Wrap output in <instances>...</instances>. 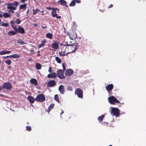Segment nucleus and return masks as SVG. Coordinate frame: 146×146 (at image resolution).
<instances>
[{
  "label": "nucleus",
  "mask_w": 146,
  "mask_h": 146,
  "mask_svg": "<svg viewBox=\"0 0 146 146\" xmlns=\"http://www.w3.org/2000/svg\"><path fill=\"white\" fill-rule=\"evenodd\" d=\"M61 46L62 47V52L63 53L66 52L67 53H72L75 52L78 47V46L76 44L67 45L66 46L61 44Z\"/></svg>",
  "instance_id": "nucleus-1"
},
{
  "label": "nucleus",
  "mask_w": 146,
  "mask_h": 146,
  "mask_svg": "<svg viewBox=\"0 0 146 146\" xmlns=\"http://www.w3.org/2000/svg\"><path fill=\"white\" fill-rule=\"evenodd\" d=\"M19 3L18 2L15 1L13 3H9L7 4V9L11 10H15L17 8V7Z\"/></svg>",
  "instance_id": "nucleus-2"
},
{
  "label": "nucleus",
  "mask_w": 146,
  "mask_h": 146,
  "mask_svg": "<svg viewBox=\"0 0 146 146\" xmlns=\"http://www.w3.org/2000/svg\"><path fill=\"white\" fill-rule=\"evenodd\" d=\"M120 111L117 108H112L111 110V113L116 117L119 116Z\"/></svg>",
  "instance_id": "nucleus-3"
},
{
  "label": "nucleus",
  "mask_w": 146,
  "mask_h": 146,
  "mask_svg": "<svg viewBox=\"0 0 146 146\" xmlns=\"http://www.w3.org/2000/svg\"><path fill=\"white\" fill-rule=\"evenodd\" d=\"M45 97L43 94H40L38 95L35 99L36 101L42 102L45 100Z\"/></svg>",
  "instance_id": "nucleus-4"
},
{
  "label": "nucleus",
  "mask_w": 146,
  "mask_h": 146,
  "mask_svg": "<svg viewBox=\"0 0 146 146\" xmlns=\"http://www.w3.org/2000/svg\"><path fill=\"white\" fill-rule=\"evenodd\" d=\"M109 102L111 104H114L115 102L119 103V101L117 100L114 96H111L108 98Z\"/></svg>",
  "instance_id": "nucleus-5"
},
{
  "label": "nucleus",
  "mask_w": 146,
  "mask_h": 146,
  "mask_svg": "<svg viewBox=\"0 0 146 146\" xmlns=\"http://www.w3.org/2000/svg\"><path fill=\"white\" fill-rule=\"evenodd\" d=\"M64 71L61 69L58 70L57 71V74L58 77L60 79L64 78L65 77L64 75Z\"/></svg>",
  "instance_id": "nucleus-6"
},
{
  "label": "nucleus",
  "mask_w": 146,
  "mask_h": 146,
  "mask_svg": "<svg viewBox=\"0 0 146 146\" xmlns=\"http://www.w3.org/2000/svg\"><path fill=\"white\" fill-rule=\"evenodd\" d=\"M3 88L8 90H11L12 88V87L10 83L5 82L3 84Z\"/></svg>",
  "instance_id": "nucleus-7"
},
{
  "label": "nucleus",
  "mask_w": 146,
  "mask_h": 146,
  "mask_svg": "<svg viewBox=\"0 0 146 146\" xmlns=\"http://www.w3.org/2000/svg\"><path fill=\"white\" fill-rule=\"evenodd\" d=\"M75 94H77L78 97L81 98H82V92L81 89H77L75 91Z\"/></svg>",
  "instance_id": "nucleus-8"
},
{
  "label": "nucleus",
  "mask_w": 146,
  "mask_h": 146,
  "mask_svg": "<svg viewBox=\"0 0 146 146\" xmlns=\"http://www.w3.org/2000/svg\"><path fill=\"white\" fill-rule=\"evenodd\" d=\"M57 75L55 72H53L52 73L49 74L47 76L48 78H54L57 77Z\"/></svg>",
  "instance_id": "nucleus-9"
},
{
  "label": "nucleus",
  "mask_w": 146,
  "mask_h": 146,
  "mask_svg": "<svg viewBox=\"0 0 146 146\" xmlns=\"http://www.w3.org/2000/svg\"><path fill=\"white\" fill-rule=\"evenodd\" d=\"M73 73V71L71 69H68L66 70L65 74L66 76H70L72 75Z\"/></svg>",
  "instance_id": "nucleus-10"
},
{
  "label": "nucleus",
  "mask_w": 146,
  "mask_h": 146,
  "mask_svg": "<svg viewBox=\"0 0 146 146\" xmlns=\"http://www.w3.org/2000/svg\"><path fill=\"white\" fill-rule=\"evenodd\" d=\"M55 84V82L54 80H51L49 81L47 84L48 87H51L54 86Z\"/></svg>",
  "instance_id": "nucleus-11"
},
{
  "label": "nucleus",
  "mask_w": 146,
  "mask_h": 146,
  "mask_svg": "<svg viewBox=\"0 0 146 146\" xmlns=\"http://www.w3.org/2000/svg\"><path fill=\"white\" fill-rule=\"evenodd\" d=\"M58 90L60 92L61 94H63L64 92V86L62 85H61L59 87Z\"/></svg>",
  "instance_id": "nucleus-12"
},
{
  "label": "nucleus",
  "mask_w": 146,
  "mask_h": 146,
  "mask_svg": "<svg viewBox=\"0 0 146 146\" xmlns=\"http://www.w3.org/2000/svg\"><path fill=\"white\" fill-rule=\"evenodd\" d=\"M30 82L35 86H37L38 84L37 81L36 79L35 78H31L30 80Z\"/></svg>",
  "instance_id": "nucleus-13"
},
{
  "label": "nucleus",
  "mask_w": 146,
  "mask_h": 146,
  "mask_svg": "<svg viewBox=\"0 0 146 146\" xmlns=\"http://www.w3.org/2000/svg\"><path fill=\"white\" fill-rule=\"evenodd\" d=\"M58 46V44L56 42L53 43L51 45V47L55 50L57 49Z\"/></svg>",
  "instance_id": "nucleus-14"
},
{
  "label": "nucleus",
  "mask_w": 146,
  "mask_h": 146,
  "mask_svg": "<svg viewBox=\"0 0 146 146\" xmlns=\"http://www.w3.org/2000/svg\"><path fill=\"white\" fill-rule=\"evenodd\" d=\"M113 88V85L112 84H108L106 87V89L108 91L111 90Z\"/></svg>",
  "instance_id": "nucleus-15"
},
{
  "label": "nucleus",
  "mask_w": 146,
  "mask_h": 146,
  "mask_svg": "<svg viewBox=\"0 0 146 146\" xmlns=\"http://www.w3.org/2000/svg\"><path fill=\"white\" fill-rule=\"evenodd\" d=\"M46 42V40L44 39L42 40L41 42V44L38 45V48H39L43 47L44 46Z\"/></svg>",
  "instance_id": "nucleus-16"
},
{
  "label": "nucleus",
  "mask_w": 146,
  "mask_h": 146,
  "mask_svg": "<svg viewBox=\"0 0 146 146\" xmlns=\"http://www.w3.org/2000/svg\"><path fill=\"white\" fill-rule=\"evenodd\" d=\"M58 2L60 3V4L62 5H64L66 7H68L66 4V1L64 0H60L58 1Z\"/></svg>",
  "instance_id": "nucleus-17"
},
{
  "label": "nucleus",
  "mask_w": 146,
  "mask_h": 146,
  "mask_svg": "<svg viewBox=\"0 0 146 146\" xmlns=\"http://www.w3.org/2000/svg\"><path fill=\"white\" fill-rule=\"evenodd\" d=\"M27 98L29 102L31 103H33L35 100V99L33 97L31 96H29Z\"/></svg>",
  "instance_id": "nucleus-18"
},
{
  "label": "nucleus",
  "mask_w": 146,
  "mask_h": 146,
  "mask_svg": "<svg viewBox=\"0 0 146 146\" xmlns=\"http://www.w3.org/2000/svg\"><path fill=\"white\" fill-rule=\"evenodd\" d=\"M18 31L21 33H24L25 31L23 28L19 26L18 27Z\"/></svg>",
  "instance_id": "nucleus-19"
},
{
  "label": "nucleus",
  "mask_w": 146,
  "mask_h": 146,
  "mask_svg": "<svg viewBox=\"0 0 146 146\" xmlns=\"http://www.w3.org/2000/svg\"><path fill=\"white\" fill-rule=\"evenodd\" d=\"M11 52V51L6 50H2L0 51V55H3L6 54H9Z\"/></svg>",
  "instance_id": "nucleus-20"
},
{
  "label": "nucleus",
  "mask_w": 146,
  "mask_h": 146,
  "mask_svg": "<svg viewBox=\"0 0 146 146\" xmlns=\"http://www.w3.org/2000/svg\"><path fill=\"white\" fill-rule=\"evenodd\" d=\"M55 9H53V10L51 12V14L52 17H55L57 15L56 11L55 10Z\"/></svg>",
  "instance_id": "nucleus-21"
},
{
  "label": "nucleus",
  "mask_w": 146,
  "mask_h": 146,
  "mask_svg": "<svg viewBox=\"0 0 146 146\" xmlns=\"http://www.w3.org/2000/svg\"><path fill=\"white\" fill-rule=\"evenodd\" d=\"M16 32L14 31H10L8 32L7 35H15L16 34Z\"/></svg>",
  "instance_id": "nucleus-22"
},
{
  "label": "nucleus",
  "mask_w": 146,
  "mask_h": 146,
  "mask_svg": "<svg viewBox=\"0 0 146 146\" xmlns=\"http://www.w3.org/2000/svg\"><path fill=\"white\" fill-rule=\"evenodd\" d=\"M27 6V5L26 4L21 5L19 6V8L20 9H26Z\"/></svg>",
  "instance_id": "nucleus-23"
},
{
  "label": "nucleus",
  "mask_w": 146,
  "mask_h": 146,
  "mask_svg": "<svg viewBox=\"0 0 146 146\" xmlns=\"http://www.w3.org/2000/svg\"><path fill=\"white\" fill-rule=\"evenodd\" d=\"M20 57V55L19 54H14L10 55V58H18Z\"/></svg>",
  "instance_id": "nucleus-24"
},
{
  "label": "nucleus",
  "mask_w": 146,
  "mask_h": 146,
  "mask_svg": "<svg viewBox=\"0 0 146 146\" xmlns=\"http://www.w3.org/2000/svg\"><path fill=\"white\" fill-rule=\"evenodd\" d=\"M17 43L20 45H23L26 44L21 39H19L18 40Z\"/></svg>",
  "instance_id": "nucleus-25"
},
{
  "label": "nucleus",
  "mask_w": 146,
  "mask_h": 146,
  "mask_svg": "<svg viewBox=\"0 0 146 146\" xmlns=\"http://www.w3.org/2000/svg\"><path fill=\"white\" fill-rule=\"evenodd\" d=\"M3 16L4 17L7 18L10 17H11V15L9 13H5L3 14Z\"/></svg>",
  "instance_id": "nucleus-26"
},
{
  "label": "nucleus",
  "mask_w": 146,
  "mask_h": 146,
  "mask_svg": "<svg viewBox=\"0 0 146 146\" xmlns=\"http://www.w3.org/2000/svg\"><path fill=\"white\" fill-rule=\"evenodd\" d=\"M46 36L47 38L49 39H51L52 38V35L51 33H47L46 34Z\"/></svg>",
  "instance_id": "nucleus-27"
},
{
  "label": "nucleus",
  "mask_w": 146,
  "mask_h": 146,
  "mask_svg": "<svg viewBox=\"0 0 146 146\" xmlns=\"http://www.w3.org/2000/svg\"><path fill=\"white\" fill-rule=\"evenodd\" d=\"M36 68L37 70H40L41 68V65L39 63H37L36 64Z\"/></svg>",
  "instance_id": "nucleus-28"
},
{
  "label": "nucleus",
  "mask_w": 146,
  "mask_h": 146,
  "mask_svg": "<svg viewBox=\"0 0 146 146\" xmlns=\"http://www.w3.org/2000/svg\"><path fill=\"white\" fill-rule=\"evenodd\" d=\"M104 115H102L101 116H100L98 118V120L100 122H101L102 121L103 118L104 117Z\"/></svg>",
  "instance_id": "nucleus-29"
},
{
  "label": "nucleus",
  "mask_w": 146,
  "mask_h": 146,
  "mask_svg": "<svg viewBox=\"0 0 146 146\" xmlns=\"http://www.w3.org/2000/svg\"><path fill=\"white\" fill-rule=\"evenodd\" d=\"M54 104H52L50 105L48 108V110L49 112L50 111L51 109L54 107Z\"/></svg>",
  "instance_id": "nucleus-30"
},
{
  "label": "nucleus",
  "mask_w": 146,
  "mask_h": 146,
  "mask_svg": "<svg viewBox=\"0 0 146 146\" xmlns=\"http://www.w3.org/2000/svg\"><path fill=\"white\" fill-rule=\"evenodd\" d=\"M74 36H72L71 35H69V37L70 38L71 40H73L74 38H76L77 37V36L76 34L74 33H73Z\"/></svg>",
  "instance_id": "nucleus-31"
},
{
  "label": "nucleus",
  "mask_w": 146,
  "mask_h": 146,
  "mask_svg": "<svg viewBox=\"0 0 146 146\" xmlns=\"http://www.w3.org/2000/svg\"><path fill=\"white\" fill-rule=\"evenodd\" d=\"M1 26L5 27H7L9 26V24L7 23H1Z\"/></svg>",
  "instance_id": "nucleus-32"
},
{
  "label": "nucleus",
  "mask_w": 146,
  "mask_h": 146,
  "mask_svg": "<svg viewBox=\"0 0 146 146\" xmlns=\"http://www.w3.org/2000/svg\"><path fill=\"white\" fill-rule=\"evenodd\" d=\"M5 63L8 65H10L11 63V60L10 59H8L7 60L5 61Z\"/></svg>",
  "instance_id": "nucleus-33"
},
{
  "label": "nucleus",
  "mask_w": 146,
  "mask_h": 146,
  "mask_svg": "<svg viewBox=\"0 0 146 146\" xmlns=\"http://www.w3.org/2000/svg\"><path fill=\"white\" fill-rule=\"evenodd\" d=\"M55 60L57 62L59 63H60L61 62V59L58 57L56 56L55 57Z\"/></svg>",
  "instance_id": "nucleus-34"
},
{
  "label": "nucleus",
  "mask_w": 146,
  "mask_h": 146,
  "mask_svg": "<svg viewBox=\"0 0 146 146\" xmlns=\"http://www.w3.org/2000/svg\"><path fill=\"white\" fill-rule=\"evenodd\" d=\"M33 11H34L33 13V14L35 15L40 10L37 8H36L35 9H33Z\"/></svg>",
  "instance_id": "nucleus-35"
},
{
  "label": "nucleus",
  "mask_w": 146,
  "mask_h": 146,
  "mask_svg": "<svg viewBox=\"0 0 146 146\" xmlns=\"http://www.w3.org/2000/svg\"><path fill=\"white\" fill-rule=\"evenodd\" d=\"M76 5L75 1L74 0L72 1L69 4L70 6H74Z\"/></svg>",
  "instance_id": "nucleus-36"
},
{
  "label": "nucleus",
  "mask_w": 146,
  "mask_h": 146,
  "mask_svg": "<svg viewBox=\"0 0 146 146\" xmlns=\"http://www.w3.org/2000/svg\"><path fill=\"white\" fill-rule=\"evenodd\" d=\"M54 99L55 100L57 101L58 102H59V100L58 98V95L56 94L54 96Z\"/></svg>",
  "instance_id": "nucleus-37"
},
{
  "label": "nucleus",
  "mask_w": 146,
  "mask_h": 146,
  "mask_svg": "<svg viewBox=\"0 0 146 146\" xmlns=\"http://www.w3.org/2000/svg\"><path fill=\"white\" fill-rule=\"evenodd\" d=\"M15 21V23L17 24H20L21 22V20L19 19H16Z\"/></svg>",
  "instance_id": "nucleus-38"
},
{
  "label": "nucleus",
  "mask_w": 146,
  "mask_h": 146,
  "mask_svg": "<svg viewBox=\"0 0 146 146\" xmlns=\"http://www.w3.org/2000/svg\"><path fill=\"white\" fill-rule=\"evenodd\" d=\"M12 27L15 30V31H17V28L15 26H14V25H11Z\"/></svg>",
  "instance_id": "nucleus-39"
},
{
  "label": "nucleus",
  "mask_w": 146,
  "mask_h": 146,
  "mask_svg": "<svg viewBox=\"0 0 146 146\" xmlns=\"http://www.w3.org/2000/svg\"><path fill=\"white\" fill-rule=\"evenodd\" d=\"M26 129L27 130L29 131H30L31 129V127L29 126H27L26 127Z\"/></svg>",
  "instance_id": "nucleus-40"
},
{
  "label": "nucleus",
  "mask_w": 146,
  "mask_h": 146,
  "mask_svg": "<svg viewBox=\"0 0 146 146\" xmlns=\"http://www.w3.org/2000/svg\"><path fill=\"white\" fill-rule=\"evenodd\" d=\"M67 89L68 90L71 91L72 90V87L70 86H68L67 88Z\"/></svg>",
  "instance_id": "nucleus-41"
},
{
  "label": "nucleus",
  "mask_w": 146,
  "mask_h": 146,
  "mask_svg": "<svg viewBox=\"0 0 146 146\" xmlns=\"http://www.w3.org/2000/svg\"><path fill=\"white\" fill-rule=\"evenodd\" d=\"M62 66V67H63V71H64L65 70V64L64 63H63Z\"/></svg>",
  "instance_id": "nucleus-42"
},
{
  "label": "nucleus",
  "mask_w": 146,
  "mask_h": 146,
  "mask_svg": "<svg viewBox=\"0 0 146 146\" xmlns=\"http://www.w3.org/2000/svg\"><path fill=\"white\" fill-rule=\"evenodd\" d=\"M52 70L51 67H50L49 68V69L48 70V72L49 73H51L52 72Z\"/></svg>",
  "instance_id": "nucleus-43"
},
{
  "label": "nucleus",
  "mask_w": 146,
  "mask_h": 146,
  "mask_svg": "<svg viewBox=\"0 0 146 146\" xmlns=\"http://www.w3.org/2000/svg\"><path fill=\"white\" fill-rule=\"evenodd\" d=\"M15 21H11L10 22V23L11 24V25H13L15 24Z\"/></svg>",
  "instance_id": "nucleus-44"
},
{
  "label": "nucleus",
  "mask_w": 146,
  "mask_h": 146,
  "mask_svg": "<svg viewBox=\"0 0 146 146\" xmlns=\"http://www.w3.org/2000/svg\"><path fill=\"white\" fill-rule=\"evenodd\" d=\"M75 1V2H76L77 3H80L81 1L79 0H74Z\"/></svg>",
  "instance_id": "nucleus-45"
},
{
  "label": "nucleus",
  "mask_w": 146,
  "mask_h": 146,
  "mask_svg": "<svg viewBox=\"0 0 146 146\" xmlns=\"http://www.w3.org/2000/svg\"><path fill=\"white\" fill-rule=\"evenodd\" d=\"M28 0H21V2L22 3H24L25 2Z\"/></svg>",
  "instance_id": "nucleus-46"
},
{
  "label": "nucleus",
  "mask_w": 146,
  "mask_h": 146,
  "mask_svg": "<svg viewBox=\"0 0 146 146\" xmlns=\"http://www.w3.org/2000/svg\"><path fill=\"white\" fill-rule=\"evenodd\" d=\"M56 17V18L57 19H60L61 18V17L60 16H57V15L56 16V17Z\"/></svg>",
  "instance_id": "nucleus-47"
},
{
  "label": "nucleus",
  "mask_w": 146,
  "mask_h": 146,
  "mask_svg": "<svg viewBox=\"0 0 146 146\" xmlns=\"http://www.w3.org/2000/svg\"><path fill=\"white\" fill-rule=\"evenodd\" d=\"M37 56H39L40 55V51H38V52H37Z\"/></svg>",
  "instance_id": "nucleus-48"
},
{
  "label": "nucleus",
  "mask_w": 146,
  "mask_h": 146,
  "mask_svg": "<svg viewBox=\"0 0 146 146\" xmlns=\"http://www.w3.org/2000/svg\"><path fill=\"white\" fill-rule=\"evenodd\" d=\"M3 58H10V55L9 56H3Z\"/></svg>",
  "instance_id": "nucleus-49"
},
{
  "label": "nucleus",
  "mask_w": 146,
  "mask_h": 146,
  "mask_svg": "<svg viewBox=\"0 0 146 146\" xmlns=\"http://www.w3.org/2000/svg\"><path fill=\"white\" fill-rule=\"evenodd\" d=\"M30 52H31V53L32 54V53H34V51L33 50H31L30 51Z\"/></svg>",
  "instance_id": "nucleus-50"
},
{
  "label": "nucleus",
  "mask_w": 146,
  "mask_h": 146,
  "mask_svg": "<svg viewBox=\"0 0 146 146\" xmlns=\"http://www.w3.org/2000/svg\"><path fill=\"white\" fill-rule=\"evenodd\" d=\"M113 6V5H112V4H111L109 7H108V8H111V7H112Z\"/></svg>",
  "instance_id": "nucleus-51"
},
{
  "label": "nucleus",
  "mask_w": 146,
  "mask_h": 146,
  "mask_svg": "<svg viewBox=\"0 0 146 146\" xmlns=\"http://www.w3.org/2000/svg\"><path fill=\"white\" fill-rule=\"evenodd\" d=\"M42 27L43 29H46L47 28L46 27L42 26Z\"/></svg>",
  "instance_id": "nucleus-52"
},
{
  "label": "nucleus",
  "mask_w": 146,
  "mask_h": 146,
  "mask_svg": "<svg viewBox=\"0 0 146 146\" xmlns=\"http://www.w3.org/2000/svg\"><path fill=\"white\" fill-rule=\"evenodd\" d=\"M47 9H52V8H50V7H48L47 8Z\"/></svg>",
  "instance_id": "nucleus-53"
},
{
  "label": "nucleus",
  "mask_w": 146,
  "mask_h": 146,
  "mask_svg": "<svg viewBox=\"0 0 146 146\" xmlns=\"http://www.w3.org/2000/svg\"><path fill=\"white\" fill-rule=\"evenodd\" d=\"M17 17H19V16H20V15L18 13L17 14Z\"/></svg>",
  "instance_id": "nucleus-54"
},
{
  "label": "nucleus",
  "mask_w": 146,
  "mask_h": 146,
  "mask_svg": "<svg viewBox=\"0 0 146 146\" xmlns=\"http://www.w3.org/2000/svg\"><path fill=\"white\" fill-rule=\"evenodd\" d=\"M3 88V87H0V91H1Z\"/></svg>",
  "instance_id": "nucleus-55"
},
{
  "label": "nucleus",
  "mask_w": 146,
  "mask_h": 146,
  "mask_svg": "<svg viewBox=\"0 0 146 146\" xmlns=\"http://www.w3.org/2000/svg\"><path fill=\"white\" fill-rule=\"evenodd\" d=\"M10 11H11V12H12L13 13H14V11H13V10H12V11H9V12H10Z\"/></svg>",
  "instance_id": "nucleus-56"
},
{
  "label": "nucleus",
  "mask_w": 146,
  "mask_h": 146,
  "mask_svg": "<svg viewBox=\"0 0 146 146\" xmlns=\"http://www.w3.org/2000/svg\"><path fill=\"white\" fill-rule=\"evenodd\" d=\"M34 26L35 27L37 26V25L36 24H34Z\"/></svg>",
  "instance_id": "nucleus-57"
},
{
  "label": "nucleus",
  "mask_w": 146,
  "mask_h": 146,
  "mask_svg": "<svg viewBox=\"0 0 146 146\" xmlns=\"http://www.w3.org/2000/svg\"><path fill=\"white\" fill-rule=\"evenodd\" d=\"M29 9H28V11H27V13H27V14L28 13V12H29Z\"/></svg>",
  "instance_id": "nucleus-58"
},
{
  "label": "nucleus",
  "mask_w": 146,
  "mask_h": 146,
  "mask_svg": "<svg viewBox=\"0 0 146 146\" xmlns=\"http://www.w3.org/2000/svg\"><path fill=\"white\" fill-rule=\"evenodd\" d=\"M2 17V15L0 14V18H1Z\"/></svg>",
  "instance_id": "nucleus-59"
},
{
  "label": "nucleus",
  "mask_w": 146,
  "mask_h": 146,
  "mask_svg": "<svg viewBox=\"0 0 146 146\" xmlns=\"http://www.w3.org/2000/svg\"><path fill=\"white\" fill-rule=\"evenodd\" d=\"M64 112L63 111H62V112L60 113V115H61L62 114H63V113Z\"/></svg>",
  "instance_id": "nucleus-60"
},
{
  "label": "nucleus",
  "mask_w": 146,
  "mask_h": 146,
  "mask_svg": "<svg viewBox=\"0 0 146 146\" xmlns=\"http://www.w3.org/2000/svg\"><path fill=\"white\" fill-rule=\"evenodd\" d=\"M40 12L41 13H44V10H42V11H41Z\"/></svg>",
  "instance_id": "nucleus-61"
},
{
  "label": "nucleus",
  "mask_w": 146,
  "mask_h": 146,
  "mask_svg": "<svg viewBox=\"0 0 146 146\" xmlns=\"http://www.w3.org/2000/svg\"><path fill=\"white\" fill-rule=\"evenodd\" d=\"M75 22H73V25H75Z\"/></svg>",
  "instance_id": "nucleus-62"
},
{
  "label": "nucleus",
  "mask_w": 146,
  "mask_h": 146,
  "mask_svg": "<svg viewBox=\"0 0 146 146\" xmlns=\"http://www.w3.org/2000/svg\"><path fill=\"white\" fill-rule=\"evenodd\" d=\"M1 20L0 19V23H1Z\"/></svg>",
  "instance_id": "nucleus-63"
},
{
  "label": "nucleus",
  "mask_w": 146,
  "mask_h": 146,
  "mask_svg": "<svg viewBox=\"0 0 146 146\" xmlns=\"http://www.w3.org/2000/svg\"><path fill=\"white\" fill-rule=\"evenodd\" d=\"M109 146H112V145H109Z\"/></svg>",
  "instance_id": "nucleus-64"
}]
</instances>
